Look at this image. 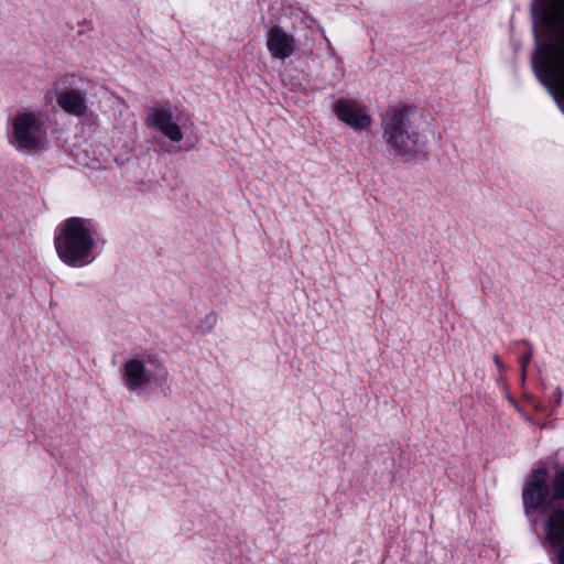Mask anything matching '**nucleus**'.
<instances>
[{"label":"nucleus","mask_w":564,"mask_h":564,"mask_svg":"<svg viewBox=\"0 0 564 564\" xmlns=\"http://www.w3.org/2000/svg\"><path fill=\"white\" fill-rule=\"evenodd\" d=\"M333 110L338 120L356 131L368 129L372 121L366 108L354 99H338L334 104Z\"/></svg>","instance_id":"obj_6"},{"label":"nucleus","mask_w":564,"mask_h":564,"mask_svg":"<svg viewBox=\"0 0 564 564\" xmlns=\"http://www.w3.org/2000/svg\"><path fill=\"white\" fill-rule=\"evenodd\" d=\"M57 105L68 115L83 117L87 112L86 91L82 89H66L56 97Z\"/></svg>","instance_id":"obj_11"},{"label":"nucleus","mask_w":564,"mask_h":564,"mask_svg":"<svg viewBox=\"0 0 564 564\" xmlns=\"http://www.w3.org/2000/svg\"><path fill=\"white\" fill-rule=\"evenodd\" d=\"M95 247V229L90 220L80 217L66 219L55 237L58 258L69 267L89 264Z\"/></svg>","instance_id":"obj_3"},{"label":"nucleus","mask_w":564,"mask_h":564,"mask_svg":"<svg viewBox=\"0 0 564 564\" xmlns=\"http://www.w3.org/2000/svg\"><path fill=\"white\" fill-rule=\"evenodd\" d=\"M267 46L273 58L285 59L294 50V39L281 26H273L267 35Z\"/></svg>","instance_id":"obj_10"},{"label":"nucleus","mask_w":564,"mask_h":564,"mask_svg":"<svg viewBox=\"0 0 564 564\" xmlns=\"http://www.w3.org/2000/svg\"><path fill=\"white\" fill-rule=\"evenodd\" d=\"M380 128L388 153L398 160L408 162L426 149L427 140L415 126L410 107H394L383 111L380 115Z\"/></svg>","instance_id":"obj_2"},{"label":"nucleus","mask_w":564,"mask_h":564,"mask_svg":"<svg viewBox=\"0 0 564 564\" xmlns=\"http://www.w3.org/2000/svg\"><path fill=\"white\" fill-rule=\"evenodd\" d=\"M532 68L564 112V0H533Z\"/></svg>","instance_id":"obj_1"},{"label":"nucleus","mask_w":564,"mask_h":564,"mask_svg":"<svg viewBox=\"0 0 564 564\" xmlns=\"http://www.w3.org/2000/svg\"><path fill=\"white\" fill-rule=\"evenodd\" d=\"M528 345H529L528 352L523 354L521 359H520L521 369H522V376L523 377L525 376L527 367L530 364V361L532 359V356H533V348H532V346L530 344H528Z\"/></svg>","instance_id":"obj_12"},{"label":"nucleus","mask_w":564,"mask_h":564,"mask_svg":"<svg viewBox=\"0 0 564 564\" xmlns=\"http://www.w3.org/2000/svg\"><path fill=\"white\" fill-rule=\"evenodd\" d=\"M216 319H217L216 315H214V314H208L206 316V322L208 323L209 329L215 325Z\"/></svg>","instance_id":"obj_13"},{"label":"nucleus","mask_w":564,"mask_h":564,"mask_svg":"<svg viewBox=\"0 0 564 564\" xmlns=\"http://www.w3.org/2000/svg\"><path fill=\"white\" fill-rule=\"evenodd\" d=\"M543 543L556 552L554 564H564V468L551 484V497L544 509Z\"/></svg>","instance_id":"obj_5"},{"label":"nucleus","mask_w":564,"mask_h":564,"mask_svg":"<svg viewBox=\"0 0 564 564\" xmlns=\"http://www.w3.org/2000/svg\"><path fill=\"white\" fill-rule=\"evenodd\" d=\"M551 497V487L546 484V469L540 468L533 473L532 479L522 492L527 516L534 513Z\"/></svg>","instance_id":"obj_7"},{"label":"nucleus","mask_w":564,"mask_h":564,"mask_svg":"<svg viewBox=\"0 0 564 564\" xmlns=\"http://www.w3.org/2000/svg\"><path fill=\"white\" fill-rule=\"evenodd\" d=\"M555 393H556V397H557V401H556V404H560L561 400H562V397H563V391L560 387L556 388L555 390Z\"/></svg>","instance_id":"obj_14"},{"label":"nucleus","mask_w":564,"mask_h":564,"mask_svg":"<svg viewBox=\"0 0 564 564\" xmlns=\"http://www.w3.org/2000/svg\"><path fill=\"white\" fill-rule=\"evenodd\" d=\"M121 379L124 387L133 393L147 390L152 380L153 373L145 368V361L140 358H129L121 369Z\"/></svg>","instance_id":"obj_8"},{"label":"nucleus","mask_w":564,"mask_h":564,"mask_svg":"<svg viewBox=\"0 0 564 564\" xmlns=\"http://www.w3.org/2000/svg\"><path fill=\"white\" fill-rule=\"evenodd\" d=\"M149 123L173 142L183 139V132L178 124L173 122L171 108H151L149 111Z\"/></svg>","instance_id":"obj_9"},{"label":"nucleus","mask_w":564,"mask_h":564,"mask_svg":"<svg viewBox=\"0 0 564 564\" xmlns=\"http://www.w3.org/2000/svg\"><path fill=\"white\" fill-rule=\"evenodd\" d=\"M494 362L498 366L499 369L503 368V364L497 355L494 356Z\"/></svg>","instance_id":"obj_15"},{"label":"nucleus","mask_w":564,"mask_h":564,"mask_svg":"<svg viewBox=\"0 0 564 564\" xmlns=\"http://www.w3.org/2000/svg\"><path fill=\"white\" fill-rule=\"evenodd\" d=\"M8 141L19 152L36 153L46 148L48 127L40 109L23 108L10 120Z\"/></svg>","instance_id":"obj_4"}]
</instances>
